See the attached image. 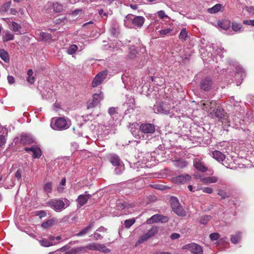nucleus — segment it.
<instances>
[{"instance_id":"obj_3","label":"nucleus","mask_w":254,"mask_h":254,"mask_svg":"<svg viewBox=\"0 0 254 254\" xmlns=\"http://www.w3.org/2000/svg\"><path fill=\"white\" fill-rule=\"evenodd\" d=\"M154 110L156 114L169 115L170 113L169 104L165 102H161L155 106Z\"/></svg>"},{"instance_id":"obj_12","label":"nucleus","mask_w":254,"mask_h":254,"mask_svg":"<svg viewBox=\"0 0 254 254\" xmlns=\"http://www.w3.org/2000/svg\"><path fill=\"white\" fill-rule=\"evenodd\" d=\"M48 204L54 207L56 211H61L64 207L65 203L62 199H55L49 201Z\"/></svg>"},{"instance_id":"obj_42","label":"nucleus","mask_w":254,"mask_h":254,"mask_svg":"<svg viewBox=\"0 0 254 254\" xmlns=\"http://www.w3.org/2000/svg\"><path fill=\"white\" fill-rule=\"evenodd\" d=\"M204 180L206 183H216L218 181V179L216 177H208L204 179Z\"/></svg>"},{"instance_id":"obj_48","label":"nucleus","mask_w":254,"mask_h":254,"mask_svg":"<svg viewBox=\"0 0 254 254\" xmlns=\"http://www.w3.org/2000/svg\"><path fill=\"white\" fill-rule=\"evenodd\" d=\"M52 183L51 182H48V183H47L45 186H44V190L45 191H46L47 192H50L52 190Z\"/></svg>"},{"instance_id":"obj_37","label":"nucleus","mask_w":254,"mask_h":254,"mask_svg":"<svg viewBox=\"0 0 254 254\" xmlns=\"http://www.w3.org/2000/svg\"><path fill=\"white\" fill-rule=\"evenodd\" d=\"M241 237V233H238L235 235H232L231 238V242L234 244L238 243Z\"/></svg>"},{"instance_id":"obj_23","label":"nucleus","mask_w":254,"mask_h":254,"mask_svg":"<svg viewBox=\"0 0 254 254\" xmlns=\"http://www.w3.org/2000/svg\"><path fill=\"white\" fill-rule=\"evenodd\" d=\"M20 142L21 144H27L33 142V139L29 136L23 134L20 136Z\"/></svg>"},{"instance_id":"obj_52","label":"nucleus","mask_w":254,"mask_h":254,"mask_svg":"<svg viewBox=\"0 0 254 254\" xmlns=\"http://www.w3.org/2000/svg\"><path fill=\"white\" fill-rule=\"evenodd\" d=\"M136 52L135 50H131L128 53L127 57L129 59H133L136 57Z\"/></svg>"},{"instance_id":"obj_10","label":"nucleus","mask_w":254,"mask_h":254,"mask_svg":"<svg viewBox=\"0 0 254 254\" xmlns=\"http://www.w3.org/2000/svg\"><path fill=\"white\" fill-rule=\"evenodd\" d=\"M24 150L31 154L34 159L40 158L42 154L41 149L35 145H33L31 147H25Z\"/></svg>"},{"instance_id":"obj_28","label":"nucleus","mask_w":254,"mask_h":254,"mask_svg":"<svg viewBox=\"0 0 254 254\" xmlns=\"http://www.w3.org/2000/svg\"><path fill=\"white\" fill-rule=\"evenodd\" d=\"M219 25L221 28L227 30L231 27V23L229 20H225L219 23Z\"/></svg>"},{"instance_id":"obj_26","label":"nucleus","mask_w":254,"mask_h":254,"mask_svg":"<svg viewBox=\"0 0 254 254\" xmlns=\"http://www.w3.org/2000/svg\"><path fill=\"white\" fill-rule=\"evenodd\" d=\"M173 211L179 216H185L186 215V211L183 208L181 205L172 209Z\"/></svg>"},{"instance_id":"obj_62","label":"nucleus","mask_w":254,"mask_h":254,"mask_svg":"<svg viewBox=\"0 0 254 254\" xmlns=\"http://www.w3.org/2000/svg\"><path fill=\"white\" fill-rule=\"evenodd\" d=\"M7 80L10 84H12L14 82L15 79L12 76L8 75L7 76Z\"/></svg>"},{"instance_id":"obj_51","label":"nucleus","mask_w":254,"mask_h":254,"mask_svg":"<svg viewBox=\"0 0 254 254\" xmlns=\"http://www.w3.org/2000/svg\"><path fill=\"white\" fill-rule=\"evenodd\" d=\"M172 31V29H171L170 28H167V29H163V30H161L159 32L161 35H167L168 34H169Z\"/></svg>"},{"instance_id":"obj_7","label":"nucleus","mask_w":254,"mask_h":254,"mask_svg":"<svg viewBox=\"0 0 254 254\" xmlns=\"http://www.w3.org/2000/svg\"><path fill=\"white\" fill-rule=\"evenodd\" d=\"M107 74L108 73L106 70L102 71L98 73L92 82V86L95 87L100 85L106 78Z\"/></svg>"},{"instance_id":"obj_15","label":"nucleus","mask_w":254,"mask_h":254,"mask_svg":"<svg viewBox=\"0 0 254 254\" xmlns=\"http://www.w3.org/2000/svg\"><path fill=\"white\" fill-rule=\"evenodd\" d=\"M111 163L113 166H117L118 167L115 169V171L117 174H120L123 170H124V165L120 160H110Z\"/></svg>"},{"instance_id":"obj_21","label":"nucleus","mask_w":254,"mask_h":254,"mask_svg":"<svg viewBox=\"0 0 254 254\" xmlns=\"http://www.w3.org/2000/svg\"><path fill=\"white\" fill-rule=\"evenodd\" d=\"M85 248L83 247L74 248L66 252L64 254H76L77 253L84 252Z\"/></svg>"},{"instance_id":"obj_32","label":"nucleus","mask_w":254,"mask_h":254,"mask_svg":"<svg viewBox=\"0 0 254 254\" xmlns=\"http://www.w3.org/2000/svg\"><path fill=\"white\" fill-rule=\"evenodd\" d=\"M158 231V228L157 226H153L146 233L149 238L154 236Z\"/></svg>"},{"instance_id":"obj_60","label":"nucleus","mask_w":254,"mask_h":254,"mask_svg":"<svg viewBox=\"0 0 254 254\" xmlns=\"http://www.w3.org/2000/svg\"><path fill=\"white\" fill-rule=\"evenodd\" d=\"M5 142V138L4 136L1 135H0V147H1Z\"/></svg>"},{"instance_id":"obj_57","label":"nucleus","mask_w":254,"mask_h":254,"mask_svg":"<svg viewBox=\"0 0 254 254\" xmlns=\"http://www.w3.org/2000/svg\"><path fill=\"white\" fill-rule=\"evenodd\" d=\"M27 81L31 84H33L35 81V77L34 76H28L27 78Z\"/></svg>"},{"instance_id":"obj_36","label":"nucleus","mask_w":254,"mask_h":254,"mask_svg":"<svg viewBox=\"0 0 254 254\" xmlns=\"http://www.w3.org/2000/svg\"><path fill=\"white\" fill-rule=\"evenodd\" d=\"M97 251H99L105 254H108L110 252V249L107 248L106 246L103 244H99L98 246V249Z\"/></svg>"},{"instance_id":"obj_19","label":"nucleus","mask_w":254,"mask_h":254,"mask_svg":"<svg viewBox=\"0 0 254 254\" xmlns=\"http://www.w3.org/2000/svg\"><path fill=\"white\" fill-rule=\"evenodd\" d=\"M93 222H90L89 225L84 228L81 231L75 234L76 236H82L87 234L93 226Z\"/></svg>"},{"instance_id":"obj_8","label":"nucleus","mask_w":254,"mask_h":254,"mask_svg":"<svg viewBox=\"0 0 254 254\" xmlns=\"http://www.w3.org/2000/svg\"><path fill=\"white\" fill-rule=\"evenodd\" d=\"M219 162L225 166L226 168L231 169H235L241 167L238 163L239 160H217Z\"/></svg>"},{"instance_id":"obj_20","label":"nucleus","mask_w":254,"mask_h":254,"mask_svg":"<svg viewBox=\"0 0 254 254\" xmlns=\"http://www.w3.org/2000/svg\"><path fill=\"white\" fill-rule=\"evenodd\" d=\"M173 163L176 167L180 168H184L188 165V163L184 160H175Z\"/></svg>"},{"instance_id":"obj_9","label":"nucleus","mask_w":254,"mask_h":254,"mask_svg":"<svg viewBox=\"0 0 254 254\" xmlns=\"http://www.w3.org/2000/svg\"><path fill=\"white\" fill-rule=\"evenodd\" d=\"M217 106V103L214 100H207L206 102L203 103L202 104V109L208 111V112H210L211 114L214 111Z\"/></svg>"},{"instance_id":"obj_53","label":"nucleus","mask_w":254,"mask_h":254,"mask_svg":"<svg viewBox=\"0 0 254 254\" xmlns=\"http://www.w3.org/2000/svg\"><path fill=\"white\" fill-rule=\"evenodd\" d=\"M169 219L168 216L160 215V222L161 223H166L169 221Z\"/></svg>"},{"instance_id":"obj_39","label":"nucleus","mask_w":254,"mask_h":254,"mask_svg":"<svg viewBox=\"0 0 254 254\" xmlns=\"http://www.w3.org/2000/svg\"><path fill=\"white\" fill-rule=\"evenodd\" d=\"M77 49V46L76 45H72L68 48L67 53L69 55L74 54Z\"/></svg>"},{"instance_id":"obj_2","label":"nucleus","mask_w":254,"mask_h":254,"mask_svg":"<svg viewBox=\"0 0 254 254\" xmlns=\"http://www.w3.org/2000/svg\"><path fill=\"white\" fill-rule=\"evenodd\" d=\"M183 250H187L193 254H202V247L196 243H190L184 246Z\"/></svg>"},{"instance_id":"obj_33","label":"nucleus","mask_w":254,"mask_h":254,"mask_svg":"<svg viewBox=\"0 0 254 254\" xmlns=\"http://www.w3.org/2000/svg\"><path fill=\"white\" fill-rule=\"evenodd\" d=\"M99 244L97 243H90L86 246H83L85 248L84 252L87 251V250H97Z\"/></svg>"},{"instance_id":"obj_46","label":"nucleus","mask_w":254,"mask_h":254,"mask_svg":"<svg viewBox=\"0 0 254 254\" xmlns=\"http://www.w3.org/2000/svg\"><path fill=\"white\" fill-rule=\"evenodd\" d=\"M149 238H150L148 236V235L146 234H145L144 235H143L142 236L139 237V239L137 241V243H143L144 242L146 241Z\"/></svg>"},{"instance_id":"obj_49","label":"nucleus","mask_w":254,"mask_h":254,"mask_svg":"<svg viewBox=\"0 0 254 254\" xmlns=\"http://www.w3.org/2000/svg\"><path fill=\"white\" fill-rule=\"evenodd\" d=\"M220 235L217 233H214L210 234L209 235V238L211 241H214L217 240L219 238Z\"/></svg>"},{"instance_id":"obj_38","label":"nucleus","mask_w":254,"mask_h":254,"mask_svg":"<svg viewBox=\"0 0 254 254\" xmlns=\"http://www.w3.org/2000/svg\"><path fill=\"white\" fill-rule=\"evenodd\" d=\"M55 221L53 219H49L41 224V226L44 228H48L52 227L54 224Z\"/></svg>"},{"instance_id":"obj_29","label":"nucleus","mask_w":254,"mask_h":254,"mask_svg":"<svg viewBox=\"0 0 254 254\" xmlns=\"http://www.w3.org/2000/svg\"><path fill=\"white\" fill-rule=\"evenodd\" d=\"M11 3V1L10 0L3 4L2 6L0 8V13L1 14H4L7 12L8 10L9 9Z\"/></svg>"},{"instance_id":"obj_34","label":"nucleus","mask_w":254,"mask_h":254,"mask_svg":"<svg viewBox=\"0 0 254 254\" xmlns=\"http://www.w3.org/2000/svg\"><path fill=\"white\" fill-rule=\"evenodd\" d=\"M242 28V25L241 24L235 21L232 23V28L235 32H240Z\"/></svg>"},{"instance_id":"obj_4","label":"nucleus","mask_w":254,"mask_h":254,"mask_svg":"<svg viewBox=\"0 0 254 254\" xmlns=\"http://www.w3.org/2000/svg\"><path fill=\"white\" fill-rule=\"evenodd\" d=\"M145 161L146 160H130L127 162L131 168L136 171H139V169L145 168L147 167Z\"/></svg>"},{"instance_id":"obj_25","label":"nucleus","mask_w":254,"mask_h":254,"mask_svg":"<svg viewBox=\"0 0 254 254\" xmlns=\"http://www.w3.org/2000/svg\"><path fill=\"white\" fill-rule=\"evenodd\" d=\"M11 30L17 33V34H21V30L22 29V26L20 24H18V23L12 21L11 22Z\"/></svg>"},{"instance_id":"obj_55","label":"nucleus","mask_w":254,"mask_h":254,"mask_svg":"<svg viewBox=\"0 0 254 254\" xmlns=\"http://www.w3.org/2000/svg\"><path fill=\"white\" fill-rule=\"evenodd\" d=\"M180 237H181V235L177 233H173L170 236V238L172 240L178 239L179 238H180Z\"/></svg>"},{"instance_id":"obj_56","label":"nucleus","mask_w":254,"mask_h":254,"mask_svg":"<svg viewBox=\"0 0 254 254\" xmlns=\"http://www.w3.org/2000/svg\"><path fill=\"white\" fill-rule=\"evenodd\" d=\"M158 15L161 19H163V18H164L165 17H167V15H166L164 11H163V10H160V11H159L158 12Z\"/></svg>"},{"instance_id":"obj_27","label":"nucleus","mask_w":254,"mask_h":254,"mask_svg":"<svg viewBox=\"0 0 254 254\" xmlns=\"http://www.w3.org/2000/svg\"><path fill=\"white\" fill-rule=\"evenodd\" d=\"M0 57L5 62L9 61V57L8 53L4 49H0Z\"/></svg>"},{"instance_id":"obj_30","label":"nucleus","mask_w":254,"mask_h":254,"mask_svg":"<svg viewBox=\"0 0 254 254\" xmlns=\"http://www.w3.org/2000/svg\"><path fill=\"white\" fill-rule=\"evenodd\" d=\"M160 214H155L151 218L147 219L146 222L147 224H151L153 223H157L160 222Z\"/></svg>"},{"instance_id":"obj_17","label":"nucleus","mask_w":254,"mask_h":254,"mask_svg":"<svg viewBox=\"0 0 254 254\" xmlns=\"http://www.w3.org/2000/svg\"><path fill=\"white\" fill-rule=\"evenodd\" d=\"M191 177L188 174L181 175L174 178V180L177 183H185L190 180Z\"/></svg>"},{"instance_id":"obj_18","label":"nucleus","mask_w":254,"mask_h":254,"mask_svg":"<svg viewBox=\"0 0 254 254\" xmlns=\"http://www.w3.org/2000/svg\"><path fill=\"white\" fill-rule=\"evenodd\" d=\"M193 166L197 170L201 172H205L208 169L207 167L204 165L203 163L199 160L194 161Z\"/></svg>"},{"instance_id":"obj_5","label":"nucleus","mask_w":254,"mask_h":254,"mask_svg":"<svg viewBox=\"0 0 254 254\" xmlns=\"http://www.w3.org/2000/svg\"><path fill=\"white\" fill-rule=\"evenodd\" d=\"M212 116L218 119L219 121L222 122V120H227L228 116L224 110L220 106L218 105L214 111L212 113Z\"/></svg>"},{"instance_id":"obj_58","label":"nucleus","mask_w":254,"mask_h":254,"mask_svg":"<svg viewBox=\"0 0 254 254\" xmlns=\"http://www.w3.org/2000/svg\"><path fill=\"white\" fill-rule=\"evenodd\" d=\"M108 113L111 116H112V115L115 114L116 113H117V112L116 111V108L114 107H110L108 109Z\"/></svg>"},{"instance_id":"obj_43","label":"nucleus","mask_w":254,"mask_h":254,"mask_svg":"<svg viewBox=\"0 0 254 254\" xmlns=\"http://www.w3.org/2000/svg\"><path fill=\"white\" fill-rule=\"evenodd\" d=\"M53 6L54 11L56 12H61L63 10V6L58 3H54Z\"/></svg>"},{"instance_id":"obj_14","label":"nucleus","mask_w":254,"mask_h":254,"mask_svg":"<svg viewBox=\"0 0 254 254\" xmlns=\"http://www.w3.org/2000/svg\"><path fill=\"white\" fill-rule=\"evenodd\" d=\"M66 126V120L64 118H59L55 121L54 128L58 130L65 129L67 127Z\"/></svg>"},{"instance_id":"obj_22","label":"nucleus","mask_w":254,"mask_h":254,"mask_svg":"<svg viewBox=\"0 0 254 254\" xmlns=\"http://www.w3.org/2000/svg\"><path fill=\"white\" fill-rule=\"evenodd\" d=\"M38 241L42 246L45 247H49L55 245L57 244L56 243H54L53 242L49 241L48 240L45 238H42Z\"/></svg>"},{"instance_id":"obj_1","label":"nucleus","mask_w":254,"mask_h":254,"mask_svg":"<svg viewBox=\"0 0 254 254\" xmlns=\"http://www.w3.org/2000/svg\"><path fill=\"white\" fill-rule=\"evenodd\" d=\"M99 93L94 94L92 99L89 100L87 103V109L92 108L96 107L100 102L104 98V95L102 92L99 90Z\"/></svg>"},{"instance_id":"obj_41","label":"nucleus","mask_w":254,"mask_h":254,"mask_svg":"<svg viewBox=\"0 0 254 254\" xmlns=\"http://www.w3.org/2000/svg\"><path fill=\"white\" fill-rule=\"evenodd\" d=\"M135 221L134 218L127 219L125 221L124 225L126 227L129 228L135 223Z\"/></svg>"},{"instance_id":"obj_47","label":"nucleus","mask_w":254,"mask_h":254,"mask_svg":"<svg viewBox=\"0 0 254 254\" xmlns=\"http://www.w3.org/2000/svg\"><path fill=\"white\" fill-rule=\"evenodd\" d=\"M210 216L208 215L202 216L200 219V223L202 224H206L208 222Z\"/></svg>"},{"instance_id":"obj_50","label":"nucleus","mask_w":254,"mask_h":254,"mask_svg":"<svg viewBox=\"0 0 254 254\" xmlns=\"http://www.w3.org/2000/svg\"><path fill=\"white\" fill-rule=\"evenodd\" d=\"M179 200L178 198L175 196H171L170 199V202L171 204V206H173L174 204H177Z\"/></svg>"},{"instance_id":"obj_61","label":"nucleus","mask_w":254,"mask_h":254,"mask_svg":"<svg viewBox=\"0 0 254 254\" xmlns=\"http://www.w3.org/2000/svg\"><path fill=\"white\" fill-rule=\"evenodd\" d=\"M237 74L238 75H239V74H241V76L243 78V77L245 76V73L244 72V71L241 69V68H240L239 69H237Z\"/></svg>"},{"instance_id":"obj_24","label":"nucleus","mask_w":254,"mask_h":254,"mask_svg":"<svg viewBox=\"0 0 254 254\" xmlns=\"http://www.w3.org/2000/svg\"><path fill=\"white\" fill-rule=\"evenodd\" d=\"M188 31L187 30L186 28H183L179 35V39L181 41L184 42L188 40Z\"/></svg>"},{"instance_id":"obj_6","label":"nucleus","mask_w":254,"mask_h":254,"mask_svg":"<svg viewBox=\"0 0 254 254\" xmlns=\"http://www.w3.org/2000/svg\"><path fill=\"white\" fill-rule=\"evenodd\" d=\"M213 85V82L212 79L208 77L201 79L200 82V87L201 89L205 91H208L211 90Z\"/></svg>"},{"instance_id":"obj_44","label":"nucleus","mask_w":254,"mask_h":254,"mask_svg":"<svg viewBox=\"0 0 254 254\" xmlns=\"http://www.w3.org/2000/svg\"><path fill=\"white\" fill-rule=\"evenodd\" d=\"M117 206L119 208L124 209L126 208H129L130 206V205L126 202H120L118 203Z\"/></svg>"},{"instance_id":"obj_59","label":"nucleus","mask_w":254,"mask_h":254,"mask_svg":"<svg viewBox=\"0 0 254 254\" xmlns=\"http://www.w3.org/2000/svg\"><path fill=\"white\" fill-rule=\"evenodd\" d=\"M204 192L207 193H211L212 192V189L209 187H205L202 189Z\"/></svg>"},{"instance_id":"obj_13","label":"nucleus","mask_w":254,"mask_h":254,"mask_svg":"<svg viewBox=\"0 0 254 254\" xmlns=\"http://www.w3.org/2000/svg\"><path fill=\"white\" fill-rule=\"evenodd\" d=\"M132 15L128 14L126 18L128 19H130L132 21V24L134 26L137 27H140L142 26L144 22L145 19L143 16H136L134 18L132 19L131 16Z\"/></svg>"},{"instance_id":"obj_63","label":"nucleus","mask_w":254,"mask_h":254,"mask_svg":"<svg viewBox=\"0 0 254 254\" xmlns=\"http://www.w3.org/2000/svg\"><path fill=\"white\" fill-rule=\"evenodd\" d=\"M218 194L219 195H220V196L222 197V198H225L226 197H227V194L225 192L223 191H219L218 192Z\"/></svg>"},{"instance_id":"obj_11","label":"nucleus","mask_w":254,"mask_h":254,"mask_svg":"<svg viewBox=\"0 0 254 254\" xmlns=\"http://www.w3.org/2000/svg\"><path fill=\"white\" fill-rule=\"evenodd\" d=\"M139 130L142 133L152 134L155 132V126L152 124H142L139 127Z\"/></svg>"},{"instance_id":"obj_54","label":"nucleus","mask_w":254,"mask_h":254,"mask_svg":"<svg viewBox=\"0 0 254 254\" xmlns=\"http://www.w3.org/2000/svg\"><path fill=\"white\" fill-rule=\"evenodd\" d=\"M245 25L254 26V19L253 20H245L243 22Z\"/></svg>"},{"instance_id":"obj_31","label":"nucleus","mask_w":254,"mask_h":254,"mask_svg":"<svg viewBox=\"0 0 254 254\" xmlns=\"http://www.w3.org/2000/svg\"><path fill=\"white\" fill-rule=\"evenodd\" d=\"M222 6L221 4H216L211 8L208 9V11L210 13H215L221 10Z\"/></svg>"},{"instance_id":"obj_40","label":"nucleus","mask_w":254,"mask_h":254,"mask_svg":"<svg viewBox=\"0 0 254 254\" xmlns=\"http://www.w3.org/2000/svg\"><path fill=\"white\" fill-rule=\"evenodd\" d=\"M14 36L13 34L10 32H7L5 36L3 37V41L7 42L8 41L12 40L14 39Z\"/></svg>"},{"instance_id":"obj_35","label":"nucleus","mask_w":254,"mask_h":254,"mask_svg":"<svg viewBox=\"0 0 254 254\" xmlns=\"http://www.w3.org/2000/svg\"><path fill=\"white\" fill-rule=\"evenodd\" d=\"M213 157L214 159H225V156L222 153L220 152L219 151L215 150L212 152Z\"/></svg>"},{"instance_id":"obj_16","label":"nucleus","mask_w":254,"mask_h":254,"mask_svg":"<svg viewBox=\"0 0 254 254\" xmlns=\"http://www.w3.org/2000/svg\"><path fill=\"white\" fill-rule=\"evenodd\" d=\"M91 197V195L90 194H85L79 195L76 199V201L79 205V207L84 205Z\"/></svg>"},{"instance_id":"obj_45","label":"nucleus","mask_w":254,"mask_h":254,"mask_svg":"<svg viewBox=\"0 0 254 254\" xmlns=\"http://www.w3.org/2000/svg\"><path fill=\"white\" fill-rule=\"evenodd\" d=\"M40 36L45 40H51L52 38V36L50 34L45 32H41L40 33Z\"/></svg>"},{"instance_id":"obj_64","label":"nucleus","mask_w":254,"mask_h":254,"mask_svg":"<svg viewBox=\"0 0 254 254\" xmlns=\"http://www.w3.org/2000/svg\"><path fill=\"white\" fill-rule=\"evenodd\" d=\"M93 237L95 238V240H97L99 239H101L103 238V237L101 236V235L100 234H99V233H94L93 234Z\"/></svg>"}]
</instances>
